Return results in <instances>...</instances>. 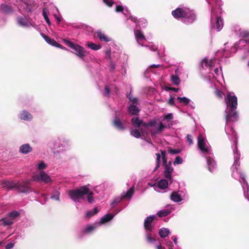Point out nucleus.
<instances>
[{
	"mask_svg": "<svg viewBox=\"0 0 249 249\" xmlns=\"http://www.w3.org/2000/svg\"><path fill=\"white\" fill-rule=\"evenodd\" d=\"M236 108H227L225 111V117L226 119V126L225 131L227 135L230 137L233 136L234 138L232 139L234 144L232 146L234 154V162L232 166V176L235 179H239L241 183L242 187L244 191V195L246 199L249 201V188L248 184L247 182L244 175L238 170V167L239 166V160L240 159V154L237 150V138L236 134L232 127H230L228 124L230 122H235L238 119L237 112L235 111Z\"/></svg>",
	"mask_w": 249,
	"mask_h": 249,
	"instance_id": "f257e3e1",
	"label": "nucleus"
},
{
	"mask_svg": "<svg viewBox=\"0 0 249 249\" xmlns=\"http://www.w3.org/2000/svg\"><path fill=\"white\" fill-rule=\"evenodd\" d=\"M131 123L135 127L141 126L142 127L150 131L152 135L160 132L165 127L162 123L157 124L155 120H152L149 123L146 124L143 123L138 117H134L131 119Z\"/></svg>",
	"mask_w": 249,
	"mask_h": 249,
	"instance_id": "f03ea898",
	"label": "nucleus"
},
{
	"mask_svg": "<svg viewBox=\"0 0 249 249\" xmlns=\"http://www.w3.org/2000/svg\"><path fill=\"white\" fill-rule=\"evenodd\" d=\"M172 16L176 18L181 19L186 24L193 23L196 19L194 12L187 7H178L172 12Z\"/></svg>",
	"mask_w": 249,
	"mask_h": 249,
	"instance_id": "7ed1b4c3",
	"label": "nucleus"
},
{
	"mask_svg": "<svg viewBox=\"0 0 249 249\" xmlns=\"http://www.w3.org/2000/svg\"><path fill=\"white\" fill-rule=\"evenodd\" d=\"M221 10L213 8L211 12V30L220 31L223 27V20L221 16Z\"/></svg>",
	"mask_w": 249,
	"mask_h": 249,
	"instance_id": "20e7f679",
	"label": "nucleus"
},
{
	"mask_svg": "<svg viewBox=\"0 0 249 249\" xmlns=\"http://www.w3.org/2000/svg\"><path fill=\"white\" fill-rule=\"evenodd\" d=\"M156 218V215H151L147 217L144 222L146 238L147 241L150 244H153L155 241V239L153 237L155 228L152 222Z\"/></svg>",
	"mask_w": 249,
	"mask_h": 249,
	"instance_id": "39448f33",
	"label": "nucleus"
},
{
	"mask_svg": "<svg viewBox=\"0 0 249 249\" xmlns=\"http://www.w3.org/2000/svg\"><path fill=\"white\" fill-rule=\"evenodd\" d=\"M70 147V142L66 139H57L50 144V147L55 155L65 152Z\"/></svg>",
	"mask_w": 249,
	"mask_h": 249,
	"instance_id": "423d86ee",
	"label": "nucleus"
},
{
	"mask_svg": "<svg viewBox=\"0 0 249 249\" xmlns=\"http://www.w3.org/2000/svg\"><path fill=\"white\" fill-rule=\"evenodd\" d=\"M89 192V185L84 186L79 189L71 190L69 192L70 198L75 202L84 200V196Z\"/></svg>",
	"mask_w": 249,
	"mask_h": 249,
	"instance_id": "0eeeda50",
	"label": "nucleus"
},
{
	"mask_svg": "<svg viewBox=\"0 0 249 249\" xmlns=\"http://www.w3.org/2000/svg\"><path fill=\"white\" fill-rule=\"evenodd\" d=\"M198 148L203 156L212 155L211 147L206 138L200 134L197 138Z\"/></svg>",
	"mask_w": 249,
	"mask_h": 249,
	"instance_id": "6e6552de",
	"label": "nucleus"
},
{
	"mask_svg": "<svg viewBox=\"0 0 249 249\" xmlns=\"http://www.w3.org/2000/svg\"><path fill=\"white\" fill-rule=\"evenodd\" d=\"M63 40L69 47L75 51V54L76 55L84 60V57L87 56V54L86 50L83 47L66 39H64Z\"/></svg>",
	"mask_w": 249,
	"mask_h": 249,
	"instance_id": "1a4fd4ad",
	"label": "nucleus"
},
{
	"mask_svg": "<svg viewBox=\"0 0 249 249\" xmlns=\"http://www.w3.org/2000/svg\"><path fill=\"white\" fill-rule=\"evenodd\" d=\"M161 155L163 165L165 166L164 171V177L166 179L169 180L171 183L172 182L171 174L173 171V168L172 167L171 161L167 163L165 158V152L163 151H161Z\"/></svg>",
	"mask_w": 249,
	"mask_h": 249,
	"instance_id": "9d476101",
	"label": "nucleus"
},
{
	"mask_svg": "<svg viewBox=\"0 0 249 249\" xmlns=\"http://www.w3.org/2000/svg\"><path fill=\"white\" fill-rule=\"evenodd\" d=\"M33 179L37 181H42L47 184L52 182L51 177L44 171H39L38 174L35 175Z\"/></svg>",
	"mask_w": 249,
	"mask_h": 249,
	"instance_id": "9b49d317",
	"label": "nucleus"
},
{
	"mask_svg": "<svg viewBox=\"0 0 249 249\" xmlns=\"http://www.w3.org/2000/svg\"><path fill=\"white\" fill-rule=\"evenodd\" d=\"M127 97L132 103L128 108L129 113L131 115H137L140 111V109L136 106L138 105L137 99L132 97L130 93L127 95Z\"/></svg>",
	"mask_w": 249,
	"mask_h": 249,
	"instance_id": "f8f14e48",
	"label": "nucleus"
},
{
	"mask_svg": "<svg viewBox=\"0 0 249 249\" xmlns=\"http://www.w3.org/2000/svg\"><path fill=\"white\" fill-rule=\"evenodd\" d=\"M169 180L167 179H161L158 182L153 184L151 183H149L148 184L154 187L155 191L157 192H160V191L164 190L167 188L169 184Z\"/></svg>",
	"mask_w": 249,
	"mask_h": 249,
	"instance_id": "ddd939ff",
	"label": "nucleus"
},
{
	"mask_svg": "<svg viewBox=\"0 0 249 249\" xmlns=\"http://www.w3.org/2000/svg\"><path fill=\"white\" fill-rule=\"evenodd\" d=\"M215 60L209 59L208 57H205L201 62V66L203 69L208 68L212 70V68L215 65Z\"/></svg>",
	"mask_w": 249,
	"mask_h": 249,
	"instance_id": "4468645a",
	"label": "nucleus"
},
{
	"mask_svg": "<svg viewBox=\"0 0 249 249\" xmlns=\"http://www.w3.org/2000/svg\"><path fill=\"white\" fill-rule=\"evenodd\" d=\"M29 183V181L17 183L16 188H17L18 191L21 193H29L31 192V190L30 188L27 186V185Z\"/></svg>",
	"mask_w": 249,
	"mask_h": 249,
	"instance_id": "2eb2a0df",
	"label": "nucleus"
},
{
	"mask_svg": "<svg viewBox=\"0 0 249 249\" xmlns=\"http://www.w3.org/2000/svg\"><path fill=\"white\" fill-rule=\"evenodd\" d=\"M19 118L25 121H30L33 119V116L28 111L23 110L19 114Z\"/></svg>",
	"mask_w": 249,
	"mask_h": 249,
	"instance_id": "dca6fc26",
	"label": "nucleus"
},
{
	"mask_svg": "<svg viewBox=\"0 0 249 249\" xmlns=\"http://www.w3.org/2000/svg\"><path fill=\"white\" fill-rule=\"evenodd\" d=\"M213 155L212 154L208 157H206L208 169L211 172L214 171L216 167V164L215 161L213 159Z\"/></svg>",
	"mask_w": 249,
	"mask_h": 249,
	"instance_id": "f3484780",
	"label": "nucleus"
},
{
	"mask_svg": "<svg viewBox=\"0 0 249 249\" xmlns=\"http://www.w3.org/2000/svg\"><path fill=\"white\" fill-rule=\"evenodd\" d=\"M33 150L32 147L29 143L22 144L19 149V152L23 154H28Z\"/></svg>",
	"mask_w": 249,
	"mask_h": 249,
	"instance_id": "a211bd4d",
	"label": "nucleus"
},
{
	"mask_svg": "<svg viewBox=\"0 0 249 249\" xmlns=\"http://www.w3.org/2000/svg\"><path fill=\"white\" fill-rule=\"evenodd\" d=\"M173 209L171 206H167L166 208L163 209L160 211H159L156 215H158L160 217H164L167 216L169 214H170L172 211Z\"/></svg>",
	"mask_w": 249,
	"mask_h": 249,
	"instance_id": "6ab92c4d",
	"label": "nucleus"
},
{
	"mask_svg": "<svg viewBox=\"0 0 249 249\" xmlns=\"http://www.w3.org/2000/svg\"><path fill=\"white\" fill-rule=\"evenodd\" d=\"M17 21L18 24L22 27H29L32 26V23L25 17H18Z\"/></svg>",
	"mask_w": 249,
	"mask_h": 249,
	"instance_id": "aec40b11",
	"label": "nucleus"
},
{
	"mask_svg": "<svg viewBox=\"0 0 249 249\" xmlns=\"http://www.w3.org/2000/svg\"><path fill=\"white\" fill-rule=\"evenodd\" d=\"M98 226L99 225L97 223L93 225H88L83 229L82 231L84 234H90L93 232Z\"/></svg>",
	"mask_w": 249,
	"mask_h": 249,
	"instance_id": "412c9836",
	"label": "nucleus"
},
{
	"mask_svg": "<svg viewBox=\"0 0 249 249\" xmlns=\"http://www.w3.org/2000/svg\"><path fill=\"white\" fill-rule=\"evenodd\" d=\"M114 125L119 130H124L126 127L124 123H123L118 117H116L113 121Z\"/></svg>",
	"mask_w": 249,
	"mask_h": 249,
	"instance_id": "4be33fe9",
	"label": "nucleus"
},
{
	"mask_svg": "<svg viewBox=\"0 0 249 249\" xmlns=\"http://www.w3.org/2000/svg\"><path fill=\"white\" fill-rule=\"evenodd\" d=\"M114 215L111 214H107L103 216L100 220L97 222L98 225L101 226L113 219Z\"/></svg>",
	"mask_w": 249,
	"mask_h": 249,
	"instance_id": "5701e85b",
	"label": "nucleus"
},
{
	"mask_svg": "<svg viewBox=\"0 0 249 249\" xmlns=\"http://www.w3.org/2000/svg\"><path fill=\"white\" fill-rule=\"evenodd\" d=\"M96 34L97 37L101 41L109 42L111 40L110 37L102 33L100 30H98Z\"/></svg>",
	"mask_w": 249,
	"mask_h": 249,
	"instance_id": "b1692460",
	"label": "nucleus"
},
{
	"mask_svg": "<svg viewBox=\"0 0 249 249\" xmlns=\"http://www.w3.org/2000/svg\"><path fill=\"white\" fill-rule=\"evenodd\" d=\"M2 185L3 187L5 188L6 189H12L16 188L17 183L13 181L5 180L2 182Z\"/></svg>",
	"mask_w": 249,
	"mask_h": 249,
	"instance_id": "393cba45",
	"label": "nucleus"
},
{
	"mask_svg": "<svg viewBox=\"0 0 249 249\" xmlns=\"http://www.w3.org/2000/svg\"><path fill=\"white\" fill-rule=\"evenodd\" d=\"M170 199L175 202H180L182 199L181 196L177 192H174L170 196Z\"/></svg>",
	"mask_w": 249,
	"mask_h": 249,
	"instance_id": "a878e982",
	"label": "nucleus"
},
{
	"mask_svg": "<svg viewBox=\"0 0 249 249\" xmlns=\"http://www.w3.org/2000/svg\"><path fill=\"white\" fill-rule=\"evenodd\" d=\"M135 35L137 41L138 43L142 46H143L142 45L140 44V42L142 41L145 40V37L143 35L141 31L137 30L135 31Z\"/></svg>",
	"mask_w": 249,
	"mask_h": 249,
	"instance_id": "bb28decb",
	"label": "nucleus"
},
{
	"mask_svg": "<svg viewBox=\"0 0 249 249\" xmlns=\"http://www.w3.org/2000/svg\"><path fill=\"white\" fill-rule=\"evenodd\" d=\"M134 194L133 187L130 188L126 193L124 192L122 194L121 196L123 198L130 199Z\"/></svg>",
	"mask_w": 249,
	"mask_h": 249,
	"instance_id": "cd10ccee",
	"label": "nucleus"
},
{
	"mask_svg": "<svg viewBox=\"0 0 249 249\" xmlns=\"http://www.w3.org/2000/svg\"><path fill=\"white\" fill-rule=\"evenodd\" d=\"M41 35L48 44L54 47L56 46V45H57V42L54 39L49 37L44 34H41Z\"/></svg>",
	"mask_w": 249,
	"mask_h": 249,
	"instance_id": "c85d7f7f",
	"label": "nucleus"
},
{
	"mask_svg": "<svg viewBox=\"0 0 249 249\" xmlns=\"http://www.w3.org/2000/svg\"><path fill=\"white\" fill-rule=\"evenodd\" d=\"M169 233L170 230L167 228H162L159 231V234L161 238L167 237Z\"/></svg>",
	"mask_w": 249,
	"mask_h": 249,
	"instance_id": "c756f323",
	"label": "nucleus"
},
{
	"mask_svg": "<svg viewBox=\"0 0 249 249\" xmlns=\"http://www.w3.org/2000/svg\"><path fill=\"white\" fill-rule=\"evenodd\" d=\"M0 9L3 13L6 14L10 13L13 11L11 6L5 4H2L0 6Z\"/></svg>",
	"mask_w": 249,
	"mask_h": 249,
	"instance_id": "7c9ffc66",
	"label": "nucleus"
},
{
	"mask_svg": "<svg viewBox=\"0 0 249 249\" xmlns=\"http://www.w3.org/2000/svg\"><path fill=\"white\" fill-rule=\"evenodd\" d=\"M36 168L37 170L41 171H43L47 167V164L43 161H39L38 163L36 165Z\"/></svg>",
	"mask_w": 249,
	"mask_h": 249,
	"instance_id": "2f4dec72",
	"label": "nucleus"
},
{
	"mask_svg": "<svg viewBox=\"0 0 249 249\" xmlns=\"http://www.w3.org/2000/svg\"><path fill=\"white\" fill-rule=\"evenodd\" d=\"M87 46L94 51L98 50L101 48V46L100 45H97L93 42L88 43Z\"/></svg>",
	"mask_w": 249,
	"mask_h": 249,
	"instance_id": "473e14b6",
	"label": "nucleus"
},
{
	"mask_svg": "<svg viewBox=\"0 0 249 249\" xmlns=\"http://www.w3.org/2000/svg\"><path fill=\"white\" fill-rule=\"evenodd\" d=\"M214 93L215 94V95L219 98L222 99L223 98V96L224 95V93L221 90H219L217 88V86L215 83L214 84Z\"/></svg>",
	"mask_w": 249,
	"mask_h": 249,
	"instance_id": "72a5a7b5",
	"label": "nucleus"
},
{
	"mask_svg": "<svg viewBox=\"0 0 249 249\" xmlns=\"http://www.w3.org/2000/svg\"><path fill=\"white\" fill-rule=\"evenodd\" d=\"M171 82L175 85H178L180 84V80L178 76L172 75L171 76Z\"/></svg>",
	"mask_w": 249,
	"mask_h": 249,
	"instance_id": "f704fd0d",
	"label": "nucleus"
},
{
	"mask_svg": "<svg viewBox=\"0 0 249 249\" xmlns=\"http://www.w3.org/2000/svg\"><path fill=\"white\" fill-rule=\"evenodd\" d=\"M48 10L47 8H44L43 9V13H42L43 17H44L45 21L47 23V24L48 25H50L51 24V21L49 20V18H48Z\"/></svg>",
	"mask_w": 249,
	"mask_h": 249,
	"instance_id": "c9c22d12",
	"label": "nucleus"
},
{
	"mask_svg": "<svg viewBox=\"0 0 249 249\" xmlns=\"http://www.w3.org/2000/svg\"><path fill=\"white\" fill-rule=\"evenodd\" d=\"M155 69H160V70H162L163 66L162 65L160 64H152L148 67L147 71H151L153 72H155L154 70Z\"/></svg>",
	"mask_w": 249,
	"mask_h": 249,
	"instance_id": "e433bc0d",
	"label": "nucleus"
},
{
	"mask_svg": "<svg viewBox=\"0 0 249 249\" xmlns=\"http://www.w3.org/2000/svg\"><path fill=\"white\" fill-rule=\"evenodd\" d=\"M177 99L179 100V102L180 103H182L184 105H188L189 102H190V100L186 97H178L177 98Z\"/></svg>",
	"mask_w": 249,
	"mask_h": 249,
	"instance_id": "4c0bfd02",
	"label": "nucleus"
},
{
	"mask_svg": "<svg viewBox=\"0 0 249 249\" xmlns=\"http://www.w3.org/2000/svg\"><path fill=\"white\" fill-rule=\"evenodd\" d=\"M87 195V198L88 202L89 203H92L94 202V200L93 197V193L92 192L90 191L89 189V192L86 194Z\"/></svg>",
	"mask_w": 249,
	"mask_h": 249,
	"instance_id": "58836bf2",
	"label": "nucleus"
},
{
	"mask_svg": "<svg viewBox=\"0 0 249 249\" xmlns=\"http://www.w3.org/2000/svg\"><path fill=\"white\" fill-rule=\"evenodd\" d=\"M60 193L57 191L53 192V195L51 196V198L56 201L59 200Z\"/></svg>",
	"mask_w": 249,
	"mask_h": 249,
	"instance_id": "ea45409f",
	"label": "nucleus"
},
{
	"mask_svg": "<svg viewBox=\"0 0 249 249\" xmlns=\"http://www.w3.org/2000/svg\"><path fill=\"white\" fill-rule=\"evenodd\" d=\"M98 213L97 208H94L92 211H88L86 213V217H90Z\"/></svg>",
	"mask_w": 249,
	"mask_h": 249,
	"instance_id": "a19ab883",
	"label": "nucleus"
},
{
	"mask_svg": "<svg viewBox=\"0 0 249 249\" xmlns=\"http://www.w3.org/2000/svg\"><path fill=\"white\" fill-rule=\"evenodd\" d=\"M156 160H157V164L155 167L154 171H156L159 167H160V161L161 155L160 153L156 154Z\"/></svg>",
	"mask_w": 249,
	"mask_h": 249,
	"instance_id": "79ce46f5",
	"label": "nucleus"
},
{
	"mask_svg": "<svg viewBox=\"0 0 249 249\" xmlns=\"http://www.w3.org/2000/svg\"><path fill=\"white\" fill-rule=\"evenodd\" d=\"M214 71L215 75H213V74H211L213 75V78H214L215 79H216L218 76L222 74L221 69H220V70H219L218 68H216L214 69Z\"/></svg>",
	"mask_w": 249,
	"mask_h": 249,
	"instance_id": "37998d69",
	"label": "nucleus"
},
{
	"mask_svg": "<svg viewBox=\"0 0 249 249\" xmlns=\"http://www.w3.org/2000/svg\"><path fill=\"white\" fill-rule=\"evenodd\" d=\"M130 134L132 136L136 138H139L141 136L140 132L138 130H132Z\"/></svg>",
	"mask_w": 249,
	"mask_h": 249,
	"instance_id": "c03bdc74",
	"label": "nucleus"
},
{
	"mask_svg": "<svg viewBox=\"0 0 249 249\" xmlns=\"http://www.w3.org/2000/svg\"><path fill=\"white\" fill-rule=\"evenodd\" d=\"M182 162H183L182 159L180 157L178 156L176 158V159L173 162V164L174 165H176L177 164H181L182 163Z\"/></svg>",
	"mask_w": 249,
	"mask_h": 249,
	"instance_id": "a18cd8bd",
	"label": "nucleus"
},
{
	"mask_svg": "<svg viewBox=\"0 0 249 249\" xmlns=\"http://www.w3.org/2000/svg\"><path fill=\"white\" fill-rule=\"evenodd\" d=\"M122 199H123V198H122V196L115 198L111 202V205L112 206V207H114L115 205L121 202Z\"/></svg>",
	"mask_w": 249,
	"mask_h": 249,
	"instance_id": "49530a36",
	"label": "nucleus"
},
{
	"mask_svg": "<svg viewBox=\"0 0 249 249\" xmlns=\"http://www.w3.org/2000/svg\"><path fill=\"white\" fill-rule=\"evenodd\" d=\"M4 225H10L13 223V219L11 218L6 219L3 220V222Z\"/></svg>",
	"mask_w": 249,
	"mask_h": 249,
	"instance_id": "de8ad7c7",
	"label": "nucleus"
},
{
	"mask_svg": "<svg viewBox=\"0 0 249 249\" xmlns=\"http://www.w3.org/2000/svg\"><path fill=\"white\" fill-rule=\"evenodd\" d=\"M145 47L148 48L149 50L152 51H156L158 49L156 45L153 44H150L149 45H145Z\"/></svg>",
	"mask_w": 249,
	"mask_h": 249,
	"instance_id": "09e8293b",
	"label": "nucleus"
},
{
	"mask_svg": "<svg viewBox=\"0 0 249 249\" xmlns=\"http://www.w3.org/2000/svg\"><path fill=\"white\" fill-rule=\"evenodd\" d=\"M103 2L107 6L111 7L112 6L114 2L112 0H103Z\"/></svg>",
	"mask_w": 249,
	"mask_h": 249,
	"instance_id": "8fccbe9b",
	"label": "nucleus"
},
{
	"mask_svg": "<svg viewBox=\"0 0 249 249\" xmlns=\"http://www.w3.org/2000/svg\"><path fill=\"white\" fill-rule=\"evenodd\" d=\"M19 213L17 211H14L9 213V216L12 218L13 219V218L17 217Z\"/></svg>",
	"mask_w": 249,
	"mask_h": 249,
	"instance_id": "3c124183",
	"label": "nucleus"
},
{
	"mask_svg": "<svg viewBox=\"0 0 249 249\" xmlns=\"http://www.w3.org/2000/svg\"><path fill=\"white\" fill-rule=\"evenodd\" d=\"M173 118V116L172 113H168L164 116V119L167 121L171 120Z\"/></svg>",
	"mask_w": 249,
	"mask_h": 249,
	"instance_id": "603ef678",
	"label": "nucleus"
},
{
	"mask_svg": "<svg viewBox=\"0 0 249 249\" xmlns=\"http://www.w3.org/2000/svg\"><path fill=\"white\" fill-rule=\"evenodd\" d=\"M124 7L121 5H117L115 8V11L116 12H122L124 11Z\"/></svg>",
	"mask_w": 249,
	"mask_h": 249,
	"instance_id": "864d4df0",
	"label": "nucleus"
},
{
	"mask_svg": "<svg viewBox=\"0 0 249 249\" xmlns=\"http://www.w3.org/2000/svg\"><path fill=\"white\" fill-rule=\"evenodd\" d=\"M187 141L189 145L193 144V139L192 136L190 135H187Z\"/></svg>",
	"mask_w": 249,
	"mask_h": 249,
	"instance_id": "5fc2aeb1",
	"label": "nucleus"
},
{
	"mask_svg": "<svg viewBox=\"0 0 249 249\" xmlns=\"http://www.w3.org/2000/svg\"><path fill=\"white\" fill-rule=\"evenodd\" d=\"M175 98L172 97H170V98L169 99L168 103L171 106L175 105Z\"/></svg>",
	"mask_w": 249,
	"mask_h": 249,
	"instance_id": "6e6d98bb",
	"label": "nucleus"
},
{
	"mask_svg": "<svg viewBox=\"0 0 249 249\" xmlns=\"http://www.w3.org/2000/svg\"><path fill=\"white\" fill-rule=\"evenodd\" d=\"M166 246L169 248V249H173V244L172 241H168L166 242Z\"/></svg>",
	"mask_w": 249,
	"mask_h": 249,
	"instance_id": "4d7b16f0",
	"label": "nucleus"
},
{
	"mask_svg": "<svg viewBox=\"0 0 249 249\" xmlns=\"http://www.w3.org/2000/svg\"><path fill=\"white\" fill-rule=\"evenodd\" d=\"M109 93H110L109 89L108 87L107 86L105 87L104 95L107 96H108L109 95Z\"/></svg>",
	"mask_w": 249,
	"mask_h": 249,
	"instance_id": "13d9d810",
	"label": "nucleus"
},
{
	"mask_svg": "<svg viewBox=\"0 0 249 249\" xmlns=\"http://www.w3.org/2000/svg\"><path fill=\"white\" fill-rule=\"evenodd\" d=\"M53 16L54 17L56 20L57 21V24H59V23L60 22V21H61V17H59L58 16H57L55 14H53Z\"/></svg>",
	"mask_w": 249,
	"mask_h": 249,
	"instance_id": "bf43d9fd",
	"label": "nucleus"
},
{
	"mask_svg": "<svg viewBox=\"0 0 249 249\" xmlns=\"http://www.w3.org/2000/svg\"><path fill=\"white\" fill-rule=\"evenodd\" d=\"M55 47L62 49L66 50V51H69L68 50V49H67L66 47L62 46L61 45L59 44L58 43H57V45H56V46Z\"/></svg>",
	"mask_w": 249,
	"mask_h": 249,
	"instance_id": "052dcab7",
	"label": "nucleus"
},
{
	"mask_svg": "<svg viewBox=\"0 0 249 249\" xmlns=\"http://www.w3.org/2000/svg\"><path fill=\"white\" fill-rule=\"evenodd\" d=\"M14 247V244L12 243H10L8 244L6 246V249H11L13 248Z\"/></svg>",
	"mask_w": 249,
	"mask_h": 249,
	"instance_id": "680f3d73",
	"label": "nucleus"
},
{
	"mask_svg": "<svg viewBox=\"0 0 249 249\" xmlns=\"http://www.w3.org/2000/svg\"><path fill=\"white\" fill-rule=\"evenodd\" d=\"M155 248L156 249H166L164 246H162L160 244L156 245Z\"/></svg>",
	"mask_w": 249,
	"mask_h": 249,
	"instance_id": "e2e57ef3",
	"label": "nucleus"
},
{
	"mask_svg": "<svg viewBox=\"0 0 249 249\" xmlns=\"http://www.w3.org/2000/svg\"><path fill=\"white\" fill-rule=\"evenodd\" d=\"M170 152L172 154H177L179 152V151L173 149V150H171L170 151Z\"/></svg>",
	"mask_w": 249,
	"mask_h": 249,
	"instance_id": "0e129e2a",
	"label": "nucleus"
},
{
	"mask_svg": "<svg viewBox=\"0 0 249 249\" xmlns=\"http://www.w3.org/2000/svg\"><path fill=\"white\" fill-rule=\"evenodd\" d=\"M169 89L171 90H172V91H174L175 92H178V89L175 88H170Z\"/></svg>",
	"mask_w": 249,
	"mask_h": 249,
	"instance_id": "69168bd1",
	"label": "nucleus"
},
{
	"mask_svg": "<svg viewBox=\"0 0 249 249\" xmlns=\"http://www.w3.org/2000/svg\"><path fill=\"white\" fill-rule=\"evenodd\" d=\"M106 55L108 57V58H109L110 59H111V57H110V51H107L106 52Z\"/></svg>",
	"mask_w": 249,
	"mask_h": 249,
	"instance_id": "338daca9",
	"label": "nucleus"
},
{
	"mask_svg": "<svg viewBox=\"0 0 249 249\" xmlns=\"http://www.w3.org/2000/svg\"><path fill=\"white\" fill-rule=\"evenodd\" d=\"M173 241L176 245L178 244L177 238L176 237H173Z\"/></svg>",
	"mask_w": 249,
	"mask_h": 249,
	"instance_id": "774afa93",
	"label": "nucleus"
}]
</instances>
